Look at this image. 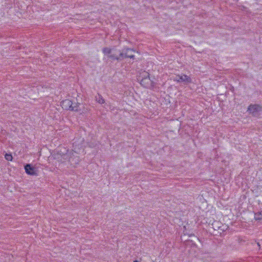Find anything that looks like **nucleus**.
<instances>
[{"mask_svg":"<svg viewBox=\"0 0 262 262\" xmlns=\"http://www.w3.org/2000/svg\"><path fill=\"white\" fill-rule=\"evenodd\" d=\"M248 110L254 116H257L262 111V106L258 104H250Z\"/></svg>","mask_w":262,"mask_h":262,"instance_id":"f03ea898","label":"nucleus"},{"mask_svg":"<svg viewBox=\"0 0 262 262\" xmlns=\"http://www.w3.org/2000/svg\"><path fill=\"white\" fill-rule=\"evenodd\" d=\"M5 159L8 161L12 160V156L11 154H6L5 156Z\"/></svg>","mask_w":262,"mask_h":262,"instance_id":"9b49d317","label":"nucleus"},{"mask_svg":"<svg viewBox=\"0 0 262 262\" xmlns=\"http://www.w3.org/2000/svg\"><path fill=\"white\" fill-rule=\"evenodd\" d=\"M175 80L178 82H183L184 84H187L191 82V79L190 77L186 75H177L176 77Z\"/></svg>","mask_w":262,"mask_h":262,"instance_id":"39448f33","label":"nucleus"},{"mask_svg":"<svg viewBox=\"0 0 262 262\" xmlns=\"http://www.w3.org/2000/svg\"><path fill=\"white\" fill-rule=\"evenodd\" d=\"M135 52L134 50L129 48H124L120 52V56L121 58H130L134 59L135 56L132 52Z\"/></svg>","mask_w":262,"mask_h":262,"instance_id":"7ed1b4c3","label":"nucleus"},{"mask_svg":"<svg viewBox=\"0 0 262 262\" xmlns=\"http://www.w3.org/2000/svg\"><path fill=\"white\" fill-rule=\"evenodd\" d=\"M25 169L26 172L28 174L32 176L36 174L35 168L30 164H28L25 166Z\"/></svg>","mask_w":262,"mask_h":262,"instance_id":"423d86ee","label":"nucleus"},{"mask_svg":"<svg viewBox=\"0 0 262 262\" xmlns=\"http://www.w3.org/2000/svg\"><path fill=\"white\" fill-rule=\"evenodd\" d=\"M254 218L256 220H262V211L255 213Z\"/></svg>","mask_w":262,"mask_h":262,"instance_id":"6e6552de","label":"nucleus"},{"mask_svg":"<svg viewBox=\"0 0 262 262\" xmlns=\"http://www.w3.org/2000/svg\"><path fill=\"white\" fill-rule=\"evenodd\" d=\"M95 100L99 104H103L105 103L104 99L103 98L102 96L99 94H98V95L96 96Z\"/></svg>","mask_w":262,"mask_h":262,"instance_id":"0eeeda50","label":"nucleus"},{"mask_svg":"<svg viewBox=\"0 0 262 262\" xmlns=\"http://www.w3.org/2000/svg\"><path fill=\"white\" fill-rule=\"evenodd\" d=\"M72 157H70V158H69V161H70V162H71V161H72Z\"/></svg>","mask_w":262,"mask_h":262,"instance_id":"f8f14e48","label":"nucleus"},{"mask_svg":"<svg viewBox=\"0 0 262 262\" xmlns=\"http://www.w3.org/2000/svg\"><path fill=\"white\" fill-rule=\"evenodd\" d=\"M108 58L113 59V60H120L121 58V57L119 56H118L115 54H110L108 56Z\"/></svg>","mask_w":262,"mask_h":262,"instance_id":"1a4fd4ad","label":"nucleus"},{"mask_svg":"<svg viewBox=\"0 0 262 262\" xmlns=\"http://www.w3.org/2000/svg\"><path fill=\"white\" fill-rule=\"evenodd\" d=\"M143 75L144 78L141 80L140 83L143 86L148 88L152 84V81L149 76V73L147 72H144Z\"/></svg>","mask_w":262,"mask_h":262,"instance_id":"20e7f679","label":"nucleus"},{"mask_svg":"<svg viewBox=\"0 0 262 262\" xmlns=\"http://www.w3.org/2000/svg\"><path fill=\"white\" fill-rule=\"evenodd\" d=\"M102 52L105 55H110L112 52V50L109 48H104L102 49Z\"/></svg>","mask_w":262,"mask_h":262,"instance_id":"9d476101","label":"nucleus"},{"mask_svg":"<svg viewBox=\"0 0 262 262\" xmlns=\"http://www.w3.org/2000/svg\"><path fill=\"white\" fill-rule=\"evenodd\" d=\"M79 104L78 103H74L69 99L64 100L61 103V105L63 109L75 112L78 111Z\"/></svg>","mask_w":262,"mask_h":262,"instance_id":"f257e3e1","label":"nucleus"},{"mask_svg":"<svg viewBox=\"0 0 262 262\" xmlns=\"http://www.w3.org/2000/svg\"><path fill=\"white\" fill-rule=\"evenodd\" d=\"M134 262H138V261H134Z\"/></svg>","mask_w":262,"mask_h":262,"instance_id":"ddd939ff","label":"nucleus"}]
</instances>
